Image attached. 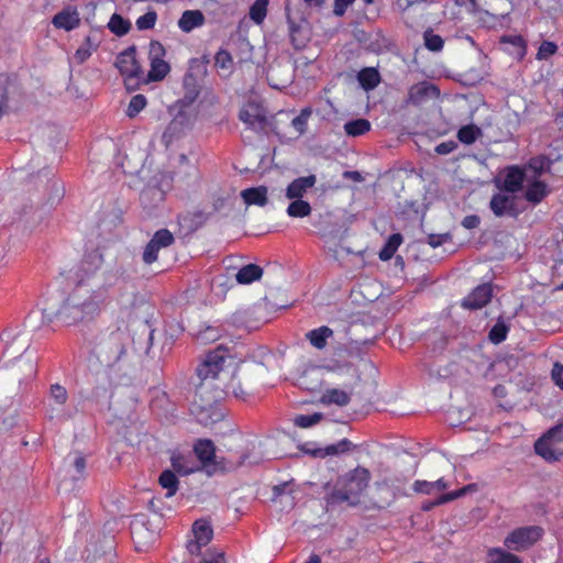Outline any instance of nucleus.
Instances as JSON below:
<instances>
[{
	"label": "nucleus",
	"instance_id": "f257e3e1",
	"mask_svg": "<svg viewBox=\"0 0 563 563\" xmlns=\"http://www.w3.org/2000/svg\"><path fill=\"white\" fill-rule=\"evenodd\" d=\"M98 362L106 368L114 385H125L134 372V339L126 327H109L102 331L93 347Z\"/></svg>",
	"mask_w": 563,
	"mask_h": 563
},
{
	"label": "nucleus",
	"instance_id": "f03ea898",
	"mask_svg": "<svg viewBox=\"0 0 563 563\" xmlns=\"http://www.w3.org/2000/svg\"><path fill=\"white\" fill-rule=\"evenodd\" d=\"M228 357L229 350L219 345L207 353L197 366L196 373L200 382L196 386L195 402L202 410L211 408L222 395L239 396L234 386L225 382L232 374L224 369Z\"/></svg>",
	"mask_w": 563,
	"mask_h": 563
},
{
	"label": "nucleus",
	"instance_id": "7ed1b4c3",
	"mask_svg": "<svg viewBox=\"0 0 563 563\" xmlns=\"http://www.w3.org/2000/svg\"><path fill=\"white\" fill-rule=\"evenodd\" d=\"M122 275L119 269L107 272L103 284L86 297L82 288L76 287L55 312L57 321L64 325H73L97 317L107 305L110 288L123 282Z\"/></svg>",
	"mask_w": 563,
	"mask_h": 563
},
{
	"label": "nucleus",
	"instance_id": "20e7f679",
	"mask_svg": "<svg viewBox=\"0 0 563 563\" xmlns=\"http://www.w3.org/2000/svg\"><path fill=\"white\" fill-rule=\"evenodd\" d=\"M371 473L367 468L357 466L342 476L339 487L328 494L325 501L329 506L347 503L350 506L360 504V498L368 487Z\"/></svg>",
	"mask_w": 563,
	"mask_h": 563
},
{
	"label": "nucleus",
	"instance_id": "39448f33",
	"mask_svg": "<svg viewBox=\"0 0 563 563\" xmlns=\"http://www.w3.org/2000/svg\"><path fill=\"white\" fill-rule=\"evenodd\" d=\"M115 67L123 77L124 87L128 91H135L144 85V71L136 60V49L130 46L118 54Z\"/></svg>",
	"mask_w": 563,
	"mask_h": 563
},
{
	"label": "nucleus",
	"instance_id": "423d86ee",
	"mask_svg": "<svg viewBox=\"0 0 563 563\" xmlns=\"http://www.w3.org/2000/svg\"><path fill=\"white\" fill-rule=\"evenodd\" d=\"M1 340L5 343V354L20 353V357L14 364L22 375V377H19V382L33 378L36 374V363L33 358L27 357L29 346H25V342H20V335L11 330L3 331Z\"/></svg>",
	"mask_w": 563,
	"mask_h": 563
},
{
	"label": "nucleus",
	"instance_id": "0eeeda50",
	"mask_svg": "<svg viewBox=\"0 0 563 563\" xmlns=\"http://www.w3.org/2000/svg\"><path fill=\"white\" fill-rule=\"evenodd\" d=\"M68 391L63 385L55 383L49 386L47 401L45 402V416L49 420L65 422L74 417L67 408Z\"/></svg>",
	"mask_w": 563,
	"mask_h": 563
},
{
	"label": "nucleus",
	"instance_id": "6e6552de",
	"mask_svg": "<svg viewBox=\"0 0 563 563\" xmlns=\"http://www.w3.org/2000/svg\"><path fill=\"white\" fill-rule=\"evenodd\" d=\"M544 530L539 526H525L514 529L504 540L509 551L521 552L534 545L543 536Z\"/></svg>",
	"mask_w": 563,
	"mask_h": 563
},
{
	"label": "nucleus",
	"instance_id": "1a4fd4ad",
	"mask_svg": "<svg viewBox=\"0 0 563 563\" xmlns=\"http://www.w3.org/2000/svg\"><path fill=\"white\" fill-rule=\"evenodd\" d=\"M562 429L556 426L545 432L534 443V451L545 461H558L563 455Z\"/></svg>",
	"mask_w": 563,
	"mask_h": 563
},
{
	"label": "nucleus",
	"instance_id": "9d476101",
	"mask_svg": "<svg viewBox=\"0 0 563 563\" xmlns=\"http://www.w3.org/2000/svg\"><path fill=\"white\" fill-rule=\"evenodd\" d=\"M166 51L158 41H152L148 47L151 68L147 75L144 74V85L152 81L163 80L170 71L169 64L164 59Z\"/></svg>",
	"mask_w": 563,
	"mask_h": 563
},
{
	"label": "nucleus",
	"instance_id": "9b49d317",
	"mask_svg": "<svg viewBox=\"0 0 563 563\" xmlns=\"http://www.w3.org/2000/svg\"><path fill=\"white\" fill-rule=\"evenodd\" d=\"M262 308L247 307L236 310L230 317V323L236 329L245 330L247 332L260 329L265 320L261 317Z\"/></svg>",
	"mask_w": 563,
	"mask_h": 563
},
{
	"label": "nucleus",
	"instance_id": "f8f14e48",
	"mask_svg": "<svg viewBox=\"0 0 563 563\" xmlns=\"http://www.w3.org/2000/svg\"><path fill=\"white\" fill-rule=\"evenodd\" d=\"M175 242L173 233L167 229H161L154 233L144 247L142 258L145 264H153L157 261L161 249L170 246Z\"/></svg>",
	"mask_w": 563,
	"mask_h": 563
},
{
	"label": "nucleus",
	"instance_id": "ddd939ff",
	"mask_svg": "<svg viewBox=\"0 0 563 563\" xmlns=\"http://www.w3.org/2000/svg\"><path fill=\"white\" fill-rule=\"evenodd\" d=\"M103 262L102 254L97 251L86 254L75 271V280L77 287L81 288L84 283L92 277L101 267Z\"/></svg>",
	"mask_w": 563,
	"mask_h": 563
},
{
	"label": "nucleus",
	"instance_id": "4468645a",
	"mask_svg": "<svg viewBox=\"0 0 563 563\" xmlns=\"http://www.w3.org/2000/svg\"><path fill=\"white\" fill-rule=\"evenodd\" d=\"M526 178L525 170L519 166H508L504 170L503 179H496V186L507 192L516 194L522 189Z\"/></svg>",
	"mask_w": 563,
	"mask_h": 563
},
{
	"label": "nucleus",
	"instance_id": "2eb2a0df",
	"mask_svg": "<svg viewBox=\"0 0 563 563\" xmlns=\"http://www.w3.org/2000/svg\"><path fill=\"white\" fill-rule=\"evenodd\" d=\"M439 96L440 90L435 85L430 81H421L409 88L407 102L418 106L430 98H438Z\"/></svg>",
	"mask_w": 563,
	"mask_h": 563
},
{
	"label": "nucleus",
	"instance_id": "dca6fc26",
	"mask_svg": "<svg viewBox=\"0 0 563 563\" xmlns=\"http://www.w3.org/2000/svg\"><path fill=\"white\" fill-rule=\"evenodd\" d=\"M493 297V288L490 284H482L477 286L467 297L462 301V306L468 309H481L485 307Z\"/></svg>",
	"mask_w": 563,
	"mask_h": 563
},
{
	"label": "nucleus",
	"instance_id": "f3484780",
	"mask_svg": "<svg viewBox=\"0 0 563 563\" xmlns=\"http://www.w3.org/2000/svg\"><path fill=\"white\" fill-rule=\"evenodd\" d=\"M52 23L56 29L73 31L80 25V15L76 7L68 5L54 15Z\"/></svg>",
	"mask_w": 563,
	"mask_h": 563
},
{
	"label": "nucleus",
	"instance_id": "a211bd4d",
	"mask_svg": "<svg viewBox=\"0 0 563 563\" xmlns=\"http://www.w3.org/2000/svg\"><path fill=\"white\" fill-rule=\"evenodd\" d=\"M239 119L250 129L262 128L266 123V117L256 103L243 107L239 112Z\"/></svg>",
	"mask_w": 563,
	"mask_h": 563
},
{
	"label": "nucleus",
	"instance_id": "6ab92c4d",
	"mask_svg": "<svg viewBox=\"0 0 563 563\" xmlns=\"http://www.w3.org/2000/svg\"><path fill=\"white\" fill-rule=\"evenodd\" d=\"M316 181L317 178L314 175L294 179L286 188V197L288 199H302L308 189L316 185Z\"/></svg>",
	"mask_w": 563,
	"mask_h": 563
},
{
	"label": "nucleus",
	"instance_id": "aec40b11",
	"mask_svg": "<svg viewBox=\"0 0 563 563\" xmlns=\"http://www.w3.org/2000/svg\"><path fill=\"white\" fill-rule=\"evenodd\" d=\"M490 210L496 217L515 214V198L501 192L495 194L489 202Z\"/></svg>",
	"mask_w": 563,
	"mask_h": 563
},
{
	"label": "nucleus",
	"instance_id": "412c9836",
	"mask_svg": "<svg viewBox=\"0 0 563 563\" xmlns=\"http://www.w3.org/2000/svg\"><path fill=\"white\" fill-rule=\"evenodd\" d=\"M188 124V118L185 113L179 112L166 126L162 140L169 145L175 139L179 137Z\"/></svg>",
	"mask_w": 563,
	"mask_h": 563
},
{
	"label": "nucleus",
	"instance_id": "4be33fe9",
	"mask_svg": "<svg viewBox=\"0 0 563 563\" xmlns=\"http://www.w3.org/2000/svg\"><path fill=\"white\" fill-rule=\"evenodd\" d=\"M205 21V15L200 10H186L178 20V27L183 32L189 33L192 30L202 26Z\"/></svg>",
	"mask_w": 563,
	"mask_h": 563
},
{
	"label": "nucleus",
	"instance_id": "5701e85b",
	"mask_svg": "<svg viewBox=\"0 0 563 563\" xmlns=\"http://www.w3.org/2000/svg\"><path fill=\"white\" fill-rule=\"evenodd\" d=\"M194 453L203 467H208L216 457V448L211 440L200 439L194 445Z\"/></svg>",
	"mask_w": 563,
	"mask_h": 563
},
{
	"label": "nucleus",
	"instance_id": "b1692460",
	"mask_svg": "<svg viewBox=\"0 0 563 563\" xmlns=\"http://www.w3.org/2000/svg\"><path fill=\"white\" fill-rule=\"evenodd\" d=\"M333 330L327 325L312 329L306 333L307 341L317 350H323L328 340L333 338Z\"/></svg>",
	"mask_w": 563,
	"mask_h": 563
},
{
	"label": "nucleus",
	"instance_id": "393cba45",
	"mask_svg": "<svg viewBox=\"0 0 563 563\" xmlns=\"http://www.w3.org/2000/svg\"><path fill=\"white\" fill-rule=\"evenodd\" d=\"M170 463L174 472L179 475H188L199 470L190 455H184L181 453H173Z\"/></svg>",
	"mask_w": 563,
	"mask_h": 563
},
{
	"label": "nucleus",
	"instance_id": "a878e982",
	"mask_svg": "<svg viewBox=\"0 0 563 563\" xmlns=\"http://www.w3.org/2000/svg\"><path fill=\"white\" fill-rule=\"evenodd\" d=\"M241 197L247 206L263 207L267 203V188L265 186L246 188L241 191Z\"/></svg>",
	"mask_w": 563,
	"mask_h": 563
},
{
	"label": "nucleus",
	"instance_id": "bb28decb",
	"mask_svg": "<svg viewBox=\"0 0 563 563\" xmlns=\"http://www.w3.org/2000/svg\"><path fill=\"white\" fill-rule=\"evenodd\" d=\"M99 46V38L96 34H89L86 36L85 42L80 45L75 54L74 59L77 64H84Z\"/></svg>",
	"mask_w": 563,
	"mask_h": 563
},
{
	"label": "nucleus",
	"instance_id": "cd10ccee",
	"mask_svg": "<svg viewBox=\"0 0 563 563\" xmlns=\"http://www.w3.org/2000/svg\"><path fill=\"white\" fill-rule=\"evenodd\" d=\"M380 74L374 67L362 68L357 73V80L365 91L375 89L380 82Z\"/></svg>",
	"mask_w": 563,
	"mask_h": 563
},
{
	"label": "nucleus",
	"instance_id": "c85d7f7f",
	"mask_svg": "<svg viewBox=\"0 0 563 563\" xmlns=\"http://www.w3.org/2000/svg\"><path fill=\"white\" fill-rule=\"evenodd\" d=\"M263 275V269L256 264H247L241 267L235 274L238 284L249 285L258 280Z\"/></svg>",
	"mask_w": 563,
	"mask_h": 563
},
{
	"label": "nucleus",
	"instance_id": "c756f323",
	"mask_svg": "<svg viewBox=\"0 0 563 563\" xmlns=\"http://www.w3.org/2000/svg\"><path fill=\"white\" fill-rule=\"evenodd\" d=\"M482 129L475 124H466L461 126L456 134L457 140L465 145H472L479 137H482Z\"/></svg>",
	"mask_w": 563,
	"mask_h": 563
},
{
	"label": "nucleus",
	"instance_id": "7c9ffc66",
	"mask_svg": "<svg viewBox=\"0 0 563 563\" xmlns=\"http://www.w3.org/2000/svg\"><path fill=\"white\" fill-rule=\"evenodd\" d=\"M402 241L404 239L400 233L390 234L378 253L379 260L389 261L395 255Z\"/></svg>",
	"mask_w": 563,
	"mask_h": 563
},
{
	"label": "nucleus",
	"instance_id": "2f4dec72",
	"mask_svg": "<svg viewBox=\"0 0 563 563\" xmlns=\"http://www.w3.org/2000/svg\"><path fill=\"white\" fill-rule=\"evenodd\" d=\"M548 187L543 181H533L528 185L525 197L529 202L540 203L548 195Z\"/></svg>",
	"mask_w": 563,
	"mask_h": 563
},
{
	"label": "nucleus",
	"instance_id": "473e14b6",
	"mask_svg": "<svg viewBox=\"0 0 563 563\" xmlns=\"http://www.w3.org/2000/svg\"><path fill=\"white\" fill-rule=\"evenodd\" d=\"M351 400L350 395L338 388H332L325 390V393L321 397V402L325 405H338L340 407L346 406Z\"/></svg>",
	"mask_w": 563,
	"mask_h": 563
},
{
	"label": "nucleus",
	"instance_id": "72a5a7b5",
	"mask_svg": "<svg viewBox=\"0 0 563 563\" xmlns=\"http://www.w3.org/2000/svg\"><path fill=\"white\" fill-rule=\"evenodd\" d=\"M486 563H522L521 560L510 553L509 551H505L500 548L489 549L487 552Z\"/></svg>",
	"mask_w": 563,
	"mask_h": 563
},
{
	"label": "nucleus",
	"instance_id": "f704fd0d",
	"mask_svg": "<svg viewBox=\"0 0 563 563\" xmlns=\"http://www.w3.org/2000/svg\"><path fill=\"white\" fill-rule=\"evenodd\" d=\"M353 446L352 442L347 439H342L335 444L325 446L324 449H318L312 452L313 456L324 457L328 455H336L351 450Z\"/></svg>",
	"mask_w": 563,
	"mask_h": 563
},
{
	"label": "nucleus",
	"instance_id": "c9c22d12",
	"mask_svg": "<svg viewBox=\"0 0 563 563\" xmlns=\"http://www.w3.org/2000/svg\"><path fill=\"white\" fill-rule=\"evenodd\" d=\"M159 485L166 489V497H173L178 490L179 481L175 472L165 470L161 473L158 478Z\"/></svg>",
	"mask_w": 563,
	"mask_h": 563
},
{
	"label": "nucleus",
	"instance_id": "e433bc0d",
	"mask_svg": "<svg viewBox=\"0 0 563 563\" xmlns=\"http://www.w3.org/2000/svg\"><path fill=\"white\" fill-rule=\"evenodd\" d=\"M194 539L205 543L206 545L211 541L213 531L210 523L206 520H197L192 526Z\"/></svg>",
	"mask_w": 563,
	"mask_h": 563
},
{
	"label": "nucleus",
	"instance_id": "4c0bfd02",
	"mask_svg": "<svg viewBox=\"0 0 563 563\" xmlns=\"http://www.w3.org/2000/svg\"><path fill=\"white\" fill-rule=\"evenodd\" d=\"M288 207H287V214L290 218H305L308 217L311 213V206L308 201H305L302 199H292Z\"/></svg>",
	"mask_w": 563,
	"mask_h": 563
},
{
	"label": "nucleus",
	"instance_id": "58836bf2",
	"mask_svg": "<svg viewBox=\"0 0 563 563\" xmlns=\"http://www.w3.org/2000/svg\"><path fill=\"white\" fill-rule=\"evenodd\" d=\"M371 130V123L366 119H356L344 124V131L350 136H360Z\"/></svg>",
	"mask_w": 563,
	"mask_h": 563
},
{
	"label": "nucleus",
	"instance_id": "ea45409f",
	"mask_svg": "<svg viewBox=\"0 0 563 563\" xmlns=\"http://www.w3.org/2000/svg\"><path fill=\"white\" fill-rule=\"evenodd\" d=\"M108 27L113 34L118 36H123L130 31L131 23L129 22V20L122 18L120 14L114 13L110 18Z\"/></svg>",
	"mask_w": 563,
	"mask_h": 563
},
{
	"label": "nucleus",
	"instance_id": "a19ab883",
	"mask_svg": "<svg viewBox=\"0 0 563 563\" xmlns=\"http://www.w3.org/2000/svg\"><path fill=\"white\" fill-rule=\"evenodd\" d=\"M508 331L509 327L505 323V321L498 319L489 330L488 339L494 344H499L506 340Z\"/></svg>",
	"mask_w": 563,
	"mask_h": 563
},
{
	"label": "nucleus",
	"instance_id": "79ce46f5",
	"mask_svg": "<svg viewBox=\"0 0 563 563\" xmlns=\"http://www.w3.org/2000/svg\"><path fill=\"white\" fill-rule=\"evenodd\" d=\"M323 418V415L321 412H314L311 415H297L292 422L296 427L301 429H307L316 426L319 423Z\"/></svg>",
	"mask_w": 563,
	"mask_h": 563
},
{
	"label": "nucleus",
	"instance_id": "37998d69",
	"mask_svg": "<svg viewBox=\"0 0 563 563\" xmlns=\"http://www.w3.org/2000/svg\"><path fill=\"white\" fill-rule=\"evenodd\" d=\"M268 0H255L250 8V18L255 23L261 24L267 13Z\"/></svg>",
	"mask_w": 563,
	"mask_h": 563
},
{
	"label": "nucleus",
	"instance_id": "c03bdc74",
	"mask_svg": "<svg viewBox=\"0 0 563 563\" xmlns=\"http://www.w3.org/2000/svg\"><path fill=\"white\" fill-rule=\"evenodd\" d=\"M312 114L311 108L307 107L301 109L300 113L291 120V126L298 132L303 134L307 131L309 118Z\"/></svg>",
	"mask_w": 563,
	"mask_h": 563
},
{
	"label": "nucleus",
	"instance_id": "a18cd8bd",
	"mask_svg": "<svg viewBox=\"0 0 563 563\" xmlns=\"http://www.w3.org/2000/svg\"><path fill=\"white\" fill-rule=\"evenodd\" d=\"M147 104V99L144 95H135L131 98L126 115L129 118H135Z\"/></svg>",
	"mask_w": 563,
	"mask_h": 563
},
{
	"label": "nucleus",
	"instance_id": "49530a36",
	"mask_svg": "<svg viewBox=\"0 0 563 563\" xmlns=\"http://www.w3.org/2000/svg\"><path fill=\"white\" fill-rule=\"evenodd\" d=\"M184 88L186 89V98L189 102L196 100L199 95V89L196 82V78L192 74L187 73L183 79Z\"/></svg>",
	"mask_w": 563,
	"mask_h": 563
},
{
	"label": "nucleus",
	"instance_id": "de8ad7c7",
	"mask_svg": "<svg viewBox=\"0 0 563 563\" xmlns=\"http://www.w3.org/2000/svg\"><path fill=\"white\" fill-rule=\"evenodd\" d=\"M424 45L431 52H440L443 48L444 41L443 38L434 34L432 31H426L423 34Z\"/></svg>",
	"mask_w": 563,
	"mask_h": 563
},
{
	"label": "nucleus",
	"instance_id": "09e8293b",
	"mask_svg": "<svg viewBox=\"0 0 563 563\" xmlns=\"http://www.w3.org/2000/svg\"><path fill=\"white\" fill-rule=\"evenodd\" d=\"M73 466L75 470L73 479L74 481H82L86 477L87 461H86V457L80 452L75 453Z\"/></svg>",
	"mask_w": 563,
	"mask_h": 563
},
{
	"label": "nucleus",
	"instance_id": "8fccbe9b",
	"mask_svg": "<svg viewBox=\"0 0 563 563\" xmlns=\"http://www.w3.org/2000/svg\"><path fill=\"white\" fill-rule=\"evenodd\" d=\"M558 45L552 41H543L537 52V59L547 60L558 52Z\"/></svg>",
	"mask_w": 563,
	"mask_h": 563
},
{
	"label": "nucleus",
	"instance_id": "3c124183",
	"mask_svg": "<svg viewBox=\"0 0 563 563\" xmlns=\"http://www.w3.org/2000/svg\"><path fill=\"white\" fill-rule=\"evenodd\" d=\"M233 65L231 54L227 49H219L214 56V66L220 69H230Z\"/></svg>",
	"mask_w": 563,
	"mask_h": 563
},
{
	"label": "nucleus",
	"instance_id": "603ef678",
	"mask_svg": "<svg viewBox=\"0 0 563 563\" xmlns=\"http://www.w3.org/2000/svg\"><path fill=\"white\" fill-rule=\"evenodd\" d=\"M157 14L155 11H148L136 20V26L139 30H151L155 26Z\"/></svg>",
	"mask_w": 563,
	"mask_h": 563
},
{
	"label": "nucleus",
	"instance_id": "864d4df0",
	"mask_svg": "<svg viewBox=\"0 0 563 563\" xmlns=\"http://www.w3.org/2000/svg\"><path fill=\"white\" fill-rule=\"evenodd\" d=\"M474 487H475L474 484H470V485H466V486H464V487H462L460 489H456V490L443 494V495L439 496V503H450V501L455 500V499H457L460 497H463L468 492H472L474 489Z\"/></svg>",
	"mask_w": 563,
	"mask_h": 563
},
{
	"label": "nucleus",
	"instance_id": "5fc2aeb1",
	"mask_svg": "<svg viewBox=\"0 0 563 563\" xmlns=\"http://www.w3.org/2000/svg\"><path fill=\"white\" fill-rule=\"evenodd\" d=\"M412 489L417 494H424V495H430L434 492L433 483L428 482V481H422V479H417L412 485Z\"/></svg>",
	"mask_w": 563,
	"mask_h": 563
},
{
	"label": "nucleus",
	"instance_id": "6e6d98bb",
	"mask_svg": "<svg viewBox=\"0 0 563 563\" xmlns=\"http://www.w3.org/2000/svg\"><path fill=\"white\" fill-rule=\"evenodd\" d=\"M551 378L553 383L563 390V364L556 362L554 363L551 371Z\"/></svg>",
	"mask_w": 563,
	"mask_h": 563
},
{
	"label": "nucleus",
	"instance_id": "4d7b16f0",
	"mask_svg": "<svg viewBox=\"0 0 563 563\" xmlns=\"http://www.w3.org/2000/svg\"><path fill=\"white\" fill-rule=\"evenodd\" d=\"M457 148V143L455 141H445L438 144L434 148L435 153L439 155H448Z\"/></svg>",
	"mask_w": 563,
	"mask_h": 563
},
{
	"label": "nucleus",
	"instance_id": "13d9d810",
	"mask_svg": "<svg viewBox=\"0 0 563 563\" xmlns=\"http://www.w3.org/2000/svg\"><path fill=\"white\" fill-rule=\"evenodd\" d=\"M450 239L451 238H450L449 233H444V234H430L428 236V244L430 246H432L433 249H435V247H439V246L443 245Z\"/></svg>",
	"mask_w": 563,
	"mask_h": 563
},
{
	"label": "nucleus",
	"instance_id": "bf43d9fd",
	"mask_svg": "<svg viewBox=\"0 0 563 563\" xmlns=\"http://www.w3.org/2000/svg\"><path fill=\"white\" fill-rule=\"evenodd\" d=\"M355 0H334L333 13L336 16H342L346 12V9L354 2Z\"/></svg>",
	"mask_w": 563,
	"mask_h": 563
},
{
	"label": "nucleus",
	"instance_id": "052dcab7",
	"mask_svg": "<svg viewBox=\"0 0 563 563\" xmlns=\"http://www.w3.org/2000/svg\"><path fill=\"white\" fill-rule=\"evenodd\" d=\"M479 223H481V218L476 214L466 216L462 220V225L468 230L477 228L479 225Z\"/></svg>",
	"mask_w": 563,
	"mask_h": 563
},
{
	"label": "nucleus",
	"instance_id": "680f3d73",
	"mask_svg": "<svg viewBox=\"0 0 563 563\" xmlns=\"http://www.w3.org/2000/svg\"><path fill=\"white\" fill-rule=\"evenodd\" d=\"M202 547H206V544L205 543H200V541H198L196 539L189 540L187 542V545H186L188 552L190 554H192V555L200 554Z\"/></svg>",
	"mask_w": 563,
	"mask_h": 563
},
{
	"label": "nucleus",
	"instance_id": "e2e57ef3",
	"mask_svg": "<svg viewBox=\"0 0 563 563\" xmlns=\"http://www.w3.org/2000/svg\"><path fill=\"white\" fill-rule=\"evenodd\" d=\"M288 487V483H283V484H279V485H275L274 488H273V492H274V496H280L283 494L286 493V489Z\"/></svg>",
	"mask_w": 563,
	"mask_h": 563
},
{
	"label": "nucleus",
	"instance_id": "0e129e2a",
	"mask_svg": "<svg viewBox=\"0 0 563 563\" xmlns=\"http://www.w3.org/2000/svg\"><path fill=\"white\" fill-rule=\"evenodd\" d=\"M529 168H532L536 170V174L540 175L543 170V166H542V163L537 161V159H532L529 165H528Z\"/></svg>",
	"mask_w": 563,
	"mask_h": 563
},
{
	"label": "nucleus",
	"instance_id": "69168bd1",
	"mask_svg": "<svg viewBox=\"0 0 563 563\" xmlns=\"http://www.w3.org/2000/svg\"><path fill=\"white\" fill-rule=\"evenodd\" d=\"M432 483L434 490H444L448 487V483L443 478H439Z\"/></svg>",
	"mask_w": 563,
	"mask_h": 563
},
{
	"label": "nucleus",
	"instance_id": "338daca9",
	"mask_svg": "<svg viewBox=\"0 0 563 563\" xmlns=\"http://www.w3.org/2000/svg\"><path fill=\"white\" fill-rule=\"evenodd\" d=\"M493 393L496 397H504L506 396V388L504 385H497L494 387Z\"/></svg>",
	"mask_w": 563,
	"mask_h": 563
},
{
	"label": "nucleus",
	"instance_id": "774afa93",
	"mask_svg": "<svg viewBox=\"0 0 563 563\" xmlns=\"http://www.w3.org/2000/svg\"><path fill=\"white\" fill-rule=\"evenodd\" d=\"M200 563H224V558L223 554L220 553L211 560H203Z\"/></svg>",
	"mask_w": 563,
	"mask_h": 563
}]
</instances>
